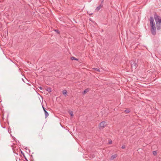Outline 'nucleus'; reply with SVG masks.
<instances>
[{
  "label": "nucleus",
  "mask_w": 161,
  "mask_h": 161,
  "mask_svg": "<svg viewBox=\"0 0 161 161\" xmlns=\"http://www.w3.org/2000/svg\"><path fill=\"white\" fill-rule=\"evenodd\" d=\"M117 156V155L116 154H115L113 155H112L110 158V160H113Z\"/></svg>",
  "instance_id": "obj_7"
},
{
  "label": "nucleus",
  "mask_w": 161,
  "mask_h": 161,
  "mask_svg": "<svg viewBox=\"0 0 161 161\" xmlns=\"http://www.w3.org/2000/svg\"><path fill=\"white\" fill-rule=\"evenodd\" d=\"M150 25L155 24L154 19L153 17H150L149 19Z\"/></svg>",
  "instance_id": "obj_6"
},
{
  "label": "nucleus",
  "mask_w": 161,
  "mask_h": 161,
  "mask_svg": "<svg viewBox=\"0 0 161 161\" xmlns=\"http://www.w3.org/2000/svg\"><path fill=\"white\" fill-rule=\"evenodd\" d=\"M69 114L71 116V117H73V113L72 111H70L69 112Z\"/></svg>",
  "instance_id": "obj_14"
},
{
  "label": "nucleus",
  "mask_w": 161,
  "mask_h": 161,
  "mask_svg": "<svg viewBox=\"0 0 161 161\" xmlns=\"http://www.w3.org/2000/svg\"><path fill=\"white\" fill-rule=\"evenodd\" d=\"M54 31H55L58 34H60V31L57 29H54Z\"/></svg>",
  "instance_id": "obj_11"
},
{
  "label": "nucleus",
  "mask_w": 161,
  "mask_h": 161,
  "mask_svg": "<svg viewBox=\"0 0 161 161\" xmlns=\"http://www.w3.org/2000/svg\"><path fill=\"white\" fill-rule=\"evenodd\" d=\"M112 142L111 140H110L108 142V143L109 144H111L112 143Z\"/></svg>",
  "instance_id": "obj_18"
},
{
  "label": "nucleus",
  "mask_w": 161,
  "mask_h": 161,
  "mask_svg": "<svg viewBox=\"0 0 161 161\" xmlns=\"http://www.w3.org/2000/svg\"><path fill=\"white\" fill-rule=\"evenodd\" d=\"M51 88L50 87H49L46 89V91H51Z\"/></svg>",
  "instance_id": "obj_16"
},
{
  "label": "nucleus",
  "mask_w": 161,
  "mask_h": 161,
  "mask_svg": "<svg viewBox=\"0 0 161 161\" xmlns=\"http://www.w3.org/2000/svg\"><path fill=\"white\" fill-rule=\"evenodd\" d=\"M131 68L136 69L138 66V64L135 61H132L131 62Z\"/></svg>",
  "instance_id": "obj_3"
},
{
  "label": "nucleus",
  "mask_w": 161,
  "mask_h": 161,
  "mask_svg": "<svg viewBox=\"0 0 161 161\" xmlns=\"http://www.w3.org/2000/svg\"><path fill=\"white\" fill-rule=\"evenodd\" d=\"M41 97H42H42L41 96Z\"/></svg>",
  "instance_id": "obj_27"
},
{
  "label": "nucleus",
  "mask_w": 161,
  "mask_h": 161,
  "mask_svg": "<svg viewBox=\"0 0 161 161\" xmlns=\"http://www.w3.org/2000/svg\"><path fill=\"white\" fill-rule=\"evenodd\" d=\"M107 124L105 122L103 121L101 122L99 125V127L100 128H103Z\"/></svg>",
  "instance_id": "obj_4"
},
{
  "label": "nucleus",
  "mask_w": 161,
  "mask_h": 161,
  "mask_svg": "<svg viewBox=\"0 0 161 161\" xmlns=\"http://www.w3.org/2000/svg\"><path fill=\"white\" fill-rule=\"evenodd\" d=\"M87 92V91H83L82 93L84 95Z\"/></svg>",
  "instance_id": "obj_19"
},
{
  "label": "nucleus",
  "mask_w": 161,
  "mask_h": 161,
  "mask_svg": "<svg viewBox=\"0 0 161 161\" xmlns=\"http://www.w3.org/2000/svg\"><path fill=\"white\" fill-rule=\"evenodd\" d=\"M71 59L72 60H77V61H78V59L75 58V57H72L71 58Z\"/></svg>",
  "instance_id": "obj_9"
},
{
  "label": "nucleus",
  "mask_w": 161,
  "mask_h": 161,
  "mask_svg": "<svg viewBox=\"0 0 161 161\" xmlns=\"http://www.w3.org/2000/svg\"><path fill=\"white\" fill-rule=\"evenodd\" d=\"M45 12V10L43 8H41V13L43 14Z\"/></svg>",
  "instance_id": "obj_12"
},
{
  "label": "nucleus",
  "mask_w": 161,
  "mask_h": 161,
  "mask_svg": "<svg viewBox=\"0 0 161 161\" xmlns=\"http://www.w3.org/2000/svg\"><path fill=\"white\" fill-rule=\"evenodd\" d=\"M103 4H100L99 6H97L96 9V10H97V11H98L102 7H103Z\"/></svg>",
  "instance_id": "obj_8"
},
{
  "label": "nucleus",
  "mask_w": 161,
  "mask_h": 161,
  "mask_svg": "<svg viewBox=\"0 0 161 161\" xmlns=\"http://www.w3.org/2000/svg\"><path fill=\"white\" fill-rule=\"evenodd\" d=\"M42 108L43 109V111L44 112L45 114V117H47L49 115L47 111L46 108H45L43 106H42Z\"/></svg>",
  "instance_id": "obj_5"
},
{
  "label": "nucleus",
  "mask_w": 161,
  "mask_h": 161,
  "mask_svg": "<svg viewBox=\"0 0 161 161\" xmlns=\"http://www.w3.org/2000/svg\"><path fill=\"white\" fill-rule=\"evenodd\" d=\"M89 14V15H91L92 14V13H90V14Z\"/></svg>",
  "instance_id": "obj_21"
},
{
  "label": "nucleus",
  "mask_w": 161,
  "mask_h": 161,
  "mask_svg": "<svg viewBox=\"0 0 161 161\" xmlns=\"http://www.w3.org/2000/svg\"><path fill=\"white\" fill-rule=\"evenodd\" d=\"M92 69H93L94 70H95L96 71H98L99 72H100V70L99 69H98L97 68H93Z\"/></svg>",
  "instance_id": "obj_10"
},
{
  "label": "nucleus",
  "mask_w": 161,
  "mask_h": 161,
  "mask_svg": "<svg viewBox=\"0 0 161 161\" xmlns=\"http://www.w3.org/2000/svg\"><path fill=\"white\" fill-rule=\"evenodd\" d=\"M63 91H66V90H63Z\"/></svg>",
  "instance_id": "obj_25"
},
{
  "label": "nucleus",
  "mask_w": 161,
  "mask_h": 161,
  "mask_svg": "<svg viewBox=\"0 0 161 161\" xmlns=\"http://www.w3.org/2000/svg\"><path fill=\"white\" fill-rule=\"evenodd\" d=\"M153 153L154 155H155L157 154V152L156 151H154L153 152Z\"/></svg>",
  "instance_id": "obj_17"
},
{
  "label": "nucleus",
  "mask_w": 161,
  "mask_h": 161,
  "mask_svg": "<svg viewBox=\"0 0 161 161\" xmlns=\"http://www.w3.org/2000/svg\"><path fill=\"white\" fill-rule=\"evenodd\" d=\"M125 145H123V146H122V149H124V148H125Z\"/></svg>",
  "instance_id": "obj_20"
},
{
  "label": "nucleus",
  "mask_w": 161,
  "mask_h": 161,
  "mask_svg": "<svg viewBox=\"0 0 161 161\" xmlns=\"http://www.w3.org/2000/svg\"><path fill=\"white\" fill-rule=\"evenodd\" d=\"M125 112L126 113H128L130 112V111L128 109H126L125 110Z\"/></svg>",
  "instance_id": "obj_15"
},
{
  "label": "nucleus",
  "mask_w": 161,
  "mask_h": 161,
  "mask_svg": "<svg viewBox=\"0 0 161 161\" xmlns=\"http://www.w3.org/2000/svg\"><path fill=\"white\" fill-rule=\"evenodd\" d=\"M159 16L155 13L154 15V18L156 21L157 29L159 30L161 28V19L159 18Z\"/></svg>",
  "instance_id": "obj_1"
},
{
  "label": "nucleus",
  "mask_w": 161,
  "mask_h": 161,
  "mask_svg": "<svg viewBox=\"0 0 161 161\" xmlns=\"http://www.w3.org/2000/svg\"><path fill=\"white\" fill-rule=\"evenodd\" d=\"M87 89H85L84 91H87Z\"/></svg>",
  "instance_id": "obj_22"
},
{
  "label": "nucleus",
  "mask_w": 161,
  "mask_h": 161,
  "mask_svg": "<svg viewBox=\"0 0 161 161\" xmlns=\"http://www.w3.org/2000/svg\"><path fill=\"white\" fill-rule=\"evenodd\" d=\"M41 4H42V2H41Z\"/></svg>",
  "instance_id": "obj_24"
},
{
  "label": "nucleus",
  "mask_w": 161,
  "mask_h": 161,
  "mask_svg": "<svg viewBox=\"0 0 161 161\" xmlns=\"http://www.w3.org/2000/svg\"><path fill=\"white\" fill-rule=\"evenodd\" d=\"M43 90V88H42V87H41V90Z\"/></svg>",
  "instance_id": "obj_23"
},
{
  "label": "nucleus",
  "mask_w": 161,
  "mask_h": 161,
  "mask_svg": "<svg viewBox=\"0 0 161 161\" xmlns=\"http://www.w3.org/2000/svg\"><path fill=\"white\" fill-rule=\"evenodd\" d=\"M63 94L66 96L67 94V91H63Z\"/></svg>",
  "instance_id": "obj_13"
},
{
  "label": "nucleus",
  "mask_w": 161,
  "mask_h": 161,
  "mask_svg": "<svg viewBox=\"0 0 161 161\" xmlns=\"http://www.w3.org/2000/svg\"><path fill=\"white\" fill-rule=\"evenodd\" d=\"M151 25V31L152 34L155 35L156 34V27L155 24Z\"/></svg>",
  "instance_id": "obj_2"
},
{
  "label": "nucleus",
  "mask_w": 161,
  "mask_h": 161,
  "mask_svg": "<svg viewBox=\"0 0 161 161\" xmlns=\"http://www.w3.org/2000/svg\"><path fill=\"white\" fill-rule=\"evenodd\" d=\"M40 89V86L39 87Z\"/></svg>",
  "instance_id": "obj_26"
}]
</instances>
